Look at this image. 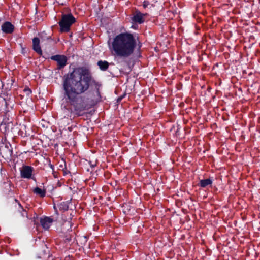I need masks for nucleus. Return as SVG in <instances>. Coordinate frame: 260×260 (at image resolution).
<instances>
[{
    "label": "nucleus",
    "instance_id": "nucleus-6",
    "mask_svg": "<svg viewBox=\"0 0 260 260\" xmlns=\"http://www.w3.org/2000/svg\"><path fill=\"white\" fill-rule=\"evenodd\" d=\"M147 15V13L143 14L139 11H136L132 18V20L135 22L139 24L143 23L145 21L144 17Z\"/></svg>",
    "mask_w": 260,
    "mask_h": 260
},
{
    "label": "nucleus",
    "instance_id": "nucleus-2",
    "mask_svg": "<svg viewBox=\"0 0 260 260\" xmlns=\"http://www.w3.org/2000/svg\"><path fill=\"white\" fill-rule=\"evenodd\" d=\"M136 47V41L132 34L121 33L113 39L112 52L115 57L126 58L133 54Z\"/></svg>",
    "mask_w": 260,
    "mask_h": 260
},
{
    "label": "nucleus",
    "instance_id": "nucleus-9",
    "mask_svg": "<svg viewBox=\"0 0 260 260\" xmlns=\"http://www.w3.org/2000/svg\"><path fill=\"white\" fill-rule=\"evenodd\" d=\"M33 49L39 55L42 54V51L40 46V40L35 37L32 39Z\"/></svg>",
    "mask_w": 260,
    "mask_h": 260
},
{
    "label": "nucleus",
    "instance_id": "nucleus-13",
    "mask_svg": "<svg viewBox=\"0 0 260 260\" xmlns=\"http://www.w3.org/2000/svg\"><path fill=\"white\" fill-rule=\"evenodd\" d=\"M212 181L210 179H206L201 180L199 182V185L202 187H206L209 185H211Z\"/></svg>",
    "mask_w": 260,
    "mask_h": 260
},
{
    "label": "nucleus",
    "instance_id": "nucleus-11",
    "mask_svg": "<svg viewBox=\"0 0 260 260\" xmlns=\"http://www.w3.org/2000/svg\"><path fill=\"white\" fill-rule=\"evenodd\" d=\"M34 193L39 196L40 197L43 198L46 196V189H41L38 187L34 188L33 190Z\"/></svg>",
    "mask_w": 260,
    "mask_h": 260
},
{
    "label": "nucleus",
    "instance_id": "nucleus-8",
    "mask_svg": "<svg viewBox=\"0 0 260 260\" xmlns=\"http://www.w3.org/2000/svg\"><path fill=\"white\" fill-rule=\"evenodd\" d=\"M53 222L52 219L48 217H45L40 219V223L45 230H48Z\"/></svg>",
    "mask_w": 260,
    "mask_h": 260
},
{
    "label": "nucleus",
    "instance_id": "nucleus-7",
    "mask_svg": "<svg viewBox=\"0 0 260 260\" xmlns=\"http://www.w3.org/2000/svg\"><path fill=\"white\" fill-rule=\"evenodd\" d=\"M14 29V26L9 22H5L2 25V30L6 34H12Z\"/></svg>",
    "mask_w": 260,
    "mask_h": 260
},
{
    "label": "nucleus",
    "instance_id": "nucleus-14",
    "mask_svg": "<svg viewBox=\"0 0 260 260\" xmlns=\"http://www.w3.org/2000/svg\"><path fill=\"white\" fill-rule=\"evenodd\" d=\"M95 94V98L92 99L93 104H96L101 100V95L99 89L96 90Z\"/></svg>",
    "mask_w": 260,
    "mask_h": 260
},
{
    "label": "nucleus",
    "instance_id": "nucleus-1",
    "mask_svg": "<svg viewBox=\"0 0 260 260\" xmlns=\"http://www.w3.org/2000/svg\"><path fill=\"white\" fill-rule=\"evenodd\" d=\"M93 80L89 69L84 67L74 69L63 76V99L67 103L73 105L75 110L81 111L83 108L78 106V95L83 94L88 90Z\"/></svg>",
    "mask_w": 260,
    "mask_h": 260
},
{
    "label": "nucleus",
    "instance_id": "nucleus-15",
    "mask_svg": "<svg viewBox=\"0 0 260 260\" xmlns=\"http://www.w3.org/2000/svg\"><path fill=\"white\" fill-rule=\"evenodd\" d=\"M20 209L19 210V212L21 213V215L22 217H26L28 218V214L26 210L24 209L20 204H18Z\"/></svg>",
    "mask_w": 260,
    "mask_h": 260
},
{
    "label": "nucleus",
    "instance_id": "nucleus-12",
    "mask_svg": "<svg viewBox=\"0 0 260 260\" xmlns=\"http://www.w3.org/2000/svg\"><path fill=\"white\" fill-rule=\"evenodd\" d=\"M97 64L102 71H106L109 66V63L107 61L100 60L98 62Z\"/></svg>",
    "mask_w": 260,
    "mask_h": 260
},
{
    "label": "nucleus",
    "instance_id": "nucleus-17",
    "mask_svg": "<svg viewBox=\"0 0 260 260\" xmlns=\"http://www.w3.org/2000/svg\"><path fill=\"white\" fill-rule=\"evenodd\" d=\"M24 91L26 93L27 95H29L31 93V90L28 88H25Z\"/></svg>",
    "mask_w": 260,
    "mask_h": 260
},
{
    "label": "nucleus",
    "instance_id": "nucleus-16",
    "mask_svg": "<svg viewBox=\"0 0 260 260\" xmlns=\"http://www.w3.org/2000/svg\"><path fill=\"white\" fill-rule=\"evenodd\" d=\"M149 4H149V2L147 1H144L143 3V6L144 8H146L148 6V5Z\"/></svg>",
    "mask_w": 260,
    "mask_h": 260
},
{
    "label": "nucleus",
    "instance_id": "nucleus-3",
    "mask_svg": "<svg viewBox=\"0 0 260 260\" xmlns=\"http://www.w3.org/2000/svg\"><path fill=\"white\" fill-rule=\"evenodd\" d=\"M76 21L75 18L71 13L62 14L60 21L58 22L61 32H67L70 30L71 25Z\"/></svg>",
    "mask_w": 260,
    "mask_h": 260
},
{
    "label": "nucleus",
    "instance_id": "nucleus-5",
    "mask_svg": "<svg viewBox=\"0 0 260 260\" xmlns=\"http://www.w3.org/2000/svg\"><path fill=\"white\" fill-rule=\"evenodd\" d=\"M34 168L29 166H23L20 169V175L22 178L30 179L31 178Z\"/></svg>",
    "mask_w": 260,
    "mask_h": 260
},
{
    "label": "nucleus",
    "instance_id": "nucleus-4",
    "mask_svg": "<svg viewBox=\"0 0 260 260\" xmlns=\"http://www.w3.org/2000/svg\"><path fill=\"white\" fill-rule=\"evenodd\" d=\"M51 59L56 61L57 63V69L60 70L63 68L67 64V58L66 56L62 55H56L52 56Z\"/></svg>",
    "mask_w": 260,
    "mask_h": 260
},
{
    "label": "nucleus",
    "instance_id": "nucleus-10",
    "mask_svg": "<svg viewBox=\"0 0 260 260\" xmlns=\"http://www.w3.org/2000/svg\"><path fill=\"white\" fill-rule=\"evenodd\" d=\"M57 208L60 211L64 212V211H67L68 210L69 206H68V204L66 202H64L60 203L57 204V205H54V209L57 215L58 214V213L57 211Z\"/></svg>",
    "mask_w": 260,
    "mask_h": 260
}]
</instances>
